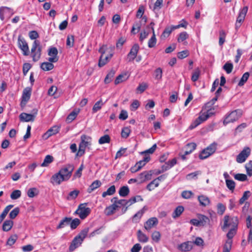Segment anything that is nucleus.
Returning <instances> with one entry per match:
<instances>
[{
    "label": "nucleus",
    "instance_id": "nucleus-16",
    "mask_svg": "<svg viewBox=\"0 0 252 252\" xmlns=\"http://www.w3.org/2000/svg\"><path fill=\"white\" fill-rule=\"evenodd\" d=\"M193 243L191 241H187L178 246V249L181 252H189L192 249Z\"/></svg>",
    "mask_w": 252,
    "mask_h": 252
},
{
    "label": "nucleus",
    "instance_id": "nucleus-44",
    "mask_svg": "<svg viewBox=\"0 0 252 252\" xmlns=\"http://www.w3.org/2000/svg\"><path fill=\"white\" fill-rule=\"evenodd\" d=\"M110 142V137L107 134H105L104 136H101L98 140V143L99 144L109 143Z\"/></svg>",
    "mask_w": 252,
    "mask_h": 252
},
{
    "label": "nucleus",
    "instance_id": "nucleus-39",
    "mask_svg": "<svg viewBox=\"0 0 252 252\" xmlns=\"http://www.w3.org/2000/svg\"><path fill=\"white\" fill-rule=\"evenodd\" d=\"M104 103L102 102V100L100 99L99 101L95 103L93 106L92 109V112L93 113H95L98 110H100Z\"/></svg>",
    "mask_w": 252,
    "mask_h": 252
},
{
    "label": "nucleus",
    "instance_id": "nucleus-31",
    "mask_svg": "<svg viewBox=\"0 0 252 252\" xmlns=\"http://www.w3.org/2000/svg\"><path fill=\"white\" fill-rule=\"evenodd\" d=\"M115 72H116L115 70H114L113 69H112L108 72V73L107 74L106 76L105 77V78L104 79V83L105 84H108L112 81V79L115 74Z\"/></svg>",
    "mask_w": 252,
    "mask_h": 252
},
{
    "label": "nucleus",
    "instance_id": "nucleus-41",
    "mask_svg": "<svg viewBox=\"0 0 252 252\" xmlns=\"http://www.w3.org/2000/svg\"><path fill=\"white\" fill-rule=\"evenodd\" d=\"M143 200V199L140 195H137L136 196L132 197L128 200V206L131 205L137 201H142Z\"/></svg>",
    "mask_w": 252,
    "mask_h": 252
},
{
    "label": "nucleus",
    "instance_id": "nucleus-2",
    "mask_svg": "<svg viewBox=\"0 0 252 252\" xmlns=\"http://www.w3.org/2000/svg\"><path fill=\"white\" fill-rule=\"evenodd\" d=\"M215 109L212 107L208 109L206 112L200 111L199 116L194 121H193L189 126V128L192 129L201 123L206 121L208 119L214 116L215 114Z\"/></svg>",
    "mask_w": 252,
    "mask_h": 252
},
{
    "label": "nucleus",
    "instance_id": "nucleus-28",
    "mask_svg": "<svg viewBox=\"0 0 252 252\" xmlns=\"http://www.w3.org/2000/svg\"><path fill=\"white\" fill-rule=\"evenodd\" d=\"M13 207V205H9L7 206L3 211H2V213L0 215V224L3 221L5 218L6 217V215H7L9 211L10 210L11 208Z\"/></svg>",
    "mask_w": 252,
    "mask_h": 252
},
{
    "label": "nucleus",
    "instance_id": "nucleus-29",
    "mask_svg": "<svg viewBox=\"0 0 252 252\" xmlns=\"http://www.w3.org/2000/svg\"><path fill=\"white\" fill-rule=\"evenodd\" d=\"M200 204L203 206H206L210 204V200L208 197L205 195H200L198 197Z\"/></svg>",
    "mask_w": 252,
    "mask_h": 252
},
{
    "label": "nucleus",
    "instance_id": "nucleus-63",
    "mask_svg": "<svg viewBox=\"0 0 252 252\" xmlns=\"http://www.w3.org/2000/svg\"><path fill=\"white\" fill-rule=\"evenodd\" d=\"M189 53L188 50H185L180 52L177 54V57L180 59H183L189 56Z\"/></svg>",
    "mask_w": 252,
    "mask_h": 252
},
{
    "label": "nucleus",
    "instance_id": "nucleus-9",
    "mask_svg": "<svg viewBox=\"0 0 252 252\" xmlns=\"http://www.w3.org/2000/svg\"><path fill=\"white\" fill-rule=\"evenodd\" d=\"M18 45L19 48L22 50L24 56H28L30 54V50L28 44L24 37L19 35L18 38Z\"/></svg>",
    "mask_w": 252,
    "mask_h": 252
},
{
    "label": "nucleus",
    "instance_id": "nucleus-10",
    "mask_svg": "<svg viewBox=\"0 0 252 252\" xmlns=\"http://www.w3.org/2000/svg\"><path fill=\"white\" fill-rule=\"evenodd\" d=\"M74 168V167L73 164H68L62 168L58 172L60 173L62 176H65V178H67L66 181H67L71 177Z\"/></svg>",
    "mask_w": 252,
    "mask_h": 252
},
{
    "label": "nucleus",
    "instance_id": "nucleus-43",
    "mask_svg": "<svg viewBox=\"0 0 252 252\" xmlns=\"http://www.w3.org/2000/svg\"><path fill=\"white\" fill-rule=\"evenodd\" d=\"M200 74V70L199 68H197L192 72L191 79L193 82H196L199 78Z\"/></svg>",
    "mask_w": 252,
    "mask_h": 252
},
{
    "label": "nucleus",
    "instance_id": "nucleus-61",
    "mask_svg": "<svg viewBox=\"0 0 252 252\" xmlns=\"http://www.w3.org/2000/svg\"><path fill=\"white\" fill-rule=\"evenodd\" d=\"M157 43L156 35H153L148 41V47L153 48L155 46Z\"/></svg>",
    "mask_w": 252,
    "mask_h": 252
},
{
    "label": "nucleus",
    "instance_id": "nucleus-4",
    "mask_svg": "<svg viewBox=\"0 0 252 252\" xmlns=\"http://www.w3.org/2000/svg\"><path fill=\"white\" fill-rule=\"evenodd\" d=\"M92 138L90 136L83 134L81 136V142L79 145V150L76 154L77 156H82L85 152L86 148L91 145Z\"/></svg>",
    "mask_w": 252,
    "mask_h": 252
},
{
    "label": "nucleus",
    "instance_id": "nucleus-35",
    "mask_svg": "<svg viewBox=\"0 0 252 252\" xmlns=\"http://www.w3.org/2000/svg\"><path fill=\"white\" fill-rule=\"evenodd\" d=\"M196 147V145L194 143H190L187 144L186 148L187 150L185 152L186 155L190 154L193 151H194Z\"/></svg>",
    "mask_w": 252,
    "mask_h": 252
},
{
    "label": "nucleus",
    "instance_id": "nucleus-24",
    "mask_svg": "<svg viewBox=\"0 0 252 252\" xmlns=\"http://www.w3.org/2000/svg\"><path fill=\"white\" fill-rule=\"evenodd\" d=\"M71 220V218L65 217L60 221L59 225L57 226V229H60L64 228L69 224Z\"/></svg>",
    "mask_w": 252,
    "mask_h": 252
},
{
    "label": "nucleus",
    "instance_id": "nucleus-8",
    "mask_svg": "<svg viewBox=\"0 0 252 252\" xmlns=\"http://www.w3.org/2000/svg\"><path fill=\"white\" fill-rule=\"evenodd\" d=\"M87 203L81 204L75 213L78 215L81 219H85L90 214L91 209L86 207Z\"/></svg>",
    "mask_w": 252,
    "mask_h": 252
},
{
    "label": "nucleus",
    "instance_id": "nucleus-11",
    "mask_svg": "<svg viewBox=\"0 0 252 252\" xmlns=\"http://www.w3.org/2000/svg\"><path fill=\"white\" fill-rule=\"evenodd\" d=\"M251 150L248 147H245L238 154L236 158V161L238 163L244 162L251 154Z\"/></svg>",
    "mask_w": 252,
    "mask_h": 252
},
{
    "label": "nucleus",
    "instance_id": "nucleus-52",
    "mask_svg": "<svg viewBox=\"0 0 252 252\" xmlns=\"http://www.w3.org/2000/svg\"><path fill=\"white\" fill-rule=\"evenodd\" d=\"M150 159V158L149 157H144L143 159L139 161L136 163V164L138 166V167H140L141 169L142 167L146 164V163L149 161Z\"/></svg>",
    "mask_w": 252,
    "mask_h": 252
},
{
    "label": "nucleus",
    "instance_id": "nucleus-13",
    "mask_svg": "<svg viewBox=\"0 0 252 252\" xmlns=\"http://www.w3.org/2000/svg\"><path fill=\"white\" fill-rule=\"evenodd\" d=\"M58 51L56 47H52L49 49L48 54L51 57L49 58L48 61L51 63H56L59 60L58 57Z\"/></svg>",
    "mask_w": 252,
    "mask_h": 252
},
{
    "label": "nucleus",
    "instance_id": "nucleus-20",
    "mask_svg": "<svg viewBox=\"0 0 252 252\" xmlns=\"http://www.w3.org/2000/svg\"><path fill=\"white\" fill-rule=\"evenodd\" d=\"M60 128V126H57L52 127L44 134L43 137L48 138L50 136L56 134L59 132Z\"/></svg>",
    "mask_w": 252,
    "mask_h": 252
},
{
    "label": "nucleus",
    "instance_id": "nucleus-30",
    "mask_svg": "<svg viewBox=\"0 0 252 252\" xmlns=\"http://www.w3.org/2000/svg\"><path fill=\"white\" fill-rule=\"evenodd\" d=\"M54 64L51 62H44L41 64L40 67L44 71H47L52 70L54 68Z\"/></svg>",
    "mask_w": 252,
    "mask_h": 252
},
{
    "label": "nucleus",
    "instance_id": "nucleus-51",
    "mask_svg": "<svg viewBox=\"0 0 252 252\" xmlns=\"http://www.w3.org/2000/svg\"><path fill=\"white\" fill-rule=\"evenodd\" d=\"M131 132L130 128L128 127H125L122 129L121 132V136L123 138H127Z\"/></svg>",
    "mask_w": 252,
    "mask_h": 252
},
{
    "label": "nucleus",
    "instance_id": "nucleus-58",
    "mask_svg": "<svg viewBox=\"0 0 252 252\" xmlns=\"http://www.w3.org/2000/svg\"><path fill=\"white\" fill-rule=\"evenodd\" d=\"M251 195V192L250 191H246L244 192L242 197L239 200V203L240 204H242L244 203V202L247 200L249 197Z\"/></svg>",
    "mask_w": 252,
    "mask_h": 252
},
{
    "label": "nucleus",
    "instance_id": "nucleus-23",
    "mask_svg": "<svg viewBox=\"0 0 252 252\" xmlns=\"http://www.w3.org/2000/svg\"><path fill=\"white\" fill-rule=\"evenodd\" d=\"M14 224V222L11 220H5L2 224V229L3 231L7 232L11 230Z\"/></svg>",
    "mask_w": 252,
    "mask_h": 252
},
{
    "label": "nucleus",
    "instance_id": "nucleus-45",
    "mask_svg": "<svg viewBox=\"0 0 252 252\" xmlns=\"http://www.w3.org/2000/svg\"><path fill=\"white\" fill-rule=\"evenodd\" d=\"M160 238L161 234L159 231H155L153 232L152 234V239L154 242L158 243L160 241Z\"/></svg>",
    "mask_w": 252,
    "mask_h": 252
},
{
    "label": "nucleus",
    "instance_id": "nucleus-14",
    "mask_svg": "<svg viewBox=\"0 0 252 252\" xmlns=\"http://www.w3.org/2000/svg\"><path fill=\"white\" fill-rule=\"evenodd\" d=\"M32 89L29 87H27L24 89L22 95L21 105L25 106L31 97Z\"/></svg>",
    "mask_w": 252,
    "mask_h": 252
},
{
    "label": "nucleus",
    "instance_id": "nucleus-47",
    "mask_svg": "<svg viewBox=\"0 0 252 252\" xmlns=\"http://www.w3.org/2000/svg\"><path fill=\"white\" fill-rule=\"evenodd\" d=\"M233 65L232 63L227 62L223 66V69L226 71L227 74L230 73L233 69Z\"/></svg>",
    "mask_w": 252,
    "mask_h": 252
},
{
    "label": "nucleus",
    "instance_id": "nucleus-19",
    "mask_svg": "<svg viewBox=\"0 0 252 252\" xmlns=\"http://www.w3.org/2000/svg\"><path fill=\"white\" fill-rule=\"evenodd\" d=\"M177 160L176 158H173L172 159L169 160L167 162H166L164 165H163L161 167L162 171H159L158 173H160L165 171H166L171 167H172L174 165L176 164Z\"/></svg>",
    "mask_w": 252,
    "mask_h": 252
},
{
    "label": "nucleus",
    "instance_id": "nucleus-34",
    "mask_svg": "<svg viewBox=\"0 0 252 252\" xmlns=\"http://www.w3.org/2000/svg\"><path fill=\"white\" fill-rule=\"evenodd\" d=\"M116 192V188L114 185L111 186L106 191H104L102 194L103 197H105L107 195H112Z\"/></svg>",
    "mask_w": 252,
    "mask_h": 252
},
{
    "label": "nucleus",
    "instance_id": "nucleus-6",
    "mask_svg": "<svg viewBox=\"0 0 252 252\" xmlns=\"http://www.w3.org/2000/svg\"><path fill=\"white\" fill-rule=\"evenodd\" d=\"M107 51V45H103L99 49L98 52L101 53V56L100 57L99 62H98V66L99 67H102L105 65L109 61V60L111 58H110V54L109 56H105L104 57V54Z\"/></svg>",
    "mask_w": 252,
    "mask_h": 252
},
{
    "label": "nucleus",
    "instance_id": "nucleus-50",
    "mask_svg": "<svg viewBox=\"0 0 252 252\" xmlns=\"http://www.w3.org/2000/svg\"><path fill=\"white\" fill-rule=\"evenodd\" d=\"M79 193V191L78 190H74L72 191H70L67 197V200H72L75 199Z\"/></svg>",
    "mask_w": 252,
    "mask_h": 252
},
{
    "label": "nucleus",
    "instance_id": "nucleus-56",
    "mask_svg": "<svg viewBox=\"0 0 252 252\" xmlns=\"http://www.w3.org/2000/svg\"><path fill=\"white\" fill-rule=\"evenodd\" d=\"M225 182L226 186L228 189H229L230 190L233 191L235 187V183L234 181L232 180L226 179Z\"/></svg>",
    "mask_w": 252,
    "mask_h": 252
},
{
    "label": "nucleus",
    "instance_id": "nucleus-38",
    "mask_svg": "<svg viewBox=\"0 0 252 252\" xmlns=\"http://www.w3.org/2000/svg\"><path fill=\"white\" fill-rule=\"evenodd\" d=\"M129 193V189L127 186H123L119 191V195L122 197L127 196Z\"/></svg>",
    "mask_w": 252,
    "mask_h": 252
},
{
    "label": "nucleus",
    "instance_id": "nucleus-21",
    "mask_svg": "<svg viewBox=\"0 0 252 252\" xmlns=\"http://www.w3.org/2000/svg\"><path fill=\"white\" fill-rule=\"evenodd\" d=\"M119 207L117 204H112L107 207L104 210V214L107 216H110L115 213L116 210Z\"/></svg>",
    "mask_w": 252,
    "mask_h": 252
},
{
    "label": "nucleus",
    "instance_id": "nucleus-22",
    "mask_svg": "<svg viewBox=\"0 0 252 252\" xmlns=\"http://www.w3.org/2000/svg\"><path fill=\"white\" fill-rule=\"evenodd\" d=\"M101 185L102 183L100 182V181L98 180H95L89 187V188L87 189V192L89 193H91L95 189L100 187L101 186Z\"/></svg>",
    "mask_w": 252,
    "mask_h": 252
},
{
    "label": "nucleus",
    "instance_id": "nucleus-57",
    "mask_svg": "<svg viewBox=\"0 0 252 252\" xmlns=\"http://www.w3.org/2000/svg\"><path fill=\"white\" fill-rule=\"evenodd\" d=\"M126 148H121L116 153V156H115V159H117L118 158H120L122 156H126L127 154H125Z\"/></svg>",
    "mask_w": 252,
    "mask_h": 252
},
{
    "label": "nucleus",
    "instance_id": "nucleus-1",
    "mask_svg": "<svg viewBox=\"0 0 252 252\" xmlns=\"http://www.w3.org/2000/svg\"><path fill=\"white\" fill-rule=\"evenodd\" d=\"M239 220L237 217L225 215L223 218V224L221 229L225 232L229 230L226 234L227 238H233L237 233Z\"/></svg>",
    "mask_w": 252,
    "mask_h": 252
},
{
    "label": "nucleus",
    "instance_id": "nucleus-55",
    "mask_svg": "<svg viewBox=\"0 0 252 252\" xmlns=\"http://www.w3.org/2000/svg\"><path fill=\"white\" fill-rule=\"evenodd\" d=\"M80 223V220L79 219L76 218L74 220L70 221V223H69L70 228L71 229H74L77 228V227L79 225Z\"/></svg>",
    "mask_w": 252,
    "mask_h": 252
},
{
    "label": "nucleus",
    "instance_id": "nucleus-5",
    "mask_svg": "<svg viewBox=\"0 0 252 252\" xmlns=\"http://www.w3.org/2000/svg\"><path fill=\"white\" fill-rule=\"evenodd\" d=\"M31 54L33 62H36L40 59L41 55V46L39 41H34L31 49Z\"/></svg>",
    "mask_w": 252,
    "mask_h": 252
},
{
    "label": "nucleus",
    "instance_id": "nucleus-59",
    "mask_svg": "<svg viewBox=\"0 0 252 252\" xmlns=\"http://www.w3.org/2000/svg\"><path fill=\"white\" fill-rule=\"evenodd\" d=\"M78 111L76 112V111H73L71 112L67 117L66 121H67L68 123L72 122L73 120H74L76 118V117L78 114Z\"/></svg>",
    "mask_w": 252,
    "mask_h": 252
},
{
    "label": "nucleus",
    "instance_id": "nucleus-60",
    "mask_svg": "<svg viewBox=\"0 0 252 252\" xmlns=\"http://www.w3.org/2000/svg\"><path fill=\"white\" fill-rule=\"evenodd\" d=\"M163 0H157L153 7V10L156 11H158L162 7L163 4Z\"/></svg>",
    "mask_w": 252,
    "mask_h": 252
},
{
    "label": "nucleus",
    "instance_id": "nucleus-40",
    "mask_svg": "<svg viewBox=\"0 0 252 252\" xmlns=\"http://www.w3.org/2000/svg\"><path fill=\"white\" fill-rule=\"evenodd\" d=\"M250 76V74L249 72H245L241 77L239 82L238 83V86H242L244 85V84L247 81Z\"/></svg>",
    "mask_w": 252,
    "mask_h": 252
},
{
    "label": "nucleus",
    "instance_id": "nucleus-7",
    "mask_svg": "<svg viewBox=\"0 0 252 252\" xmlns=\"http://www.w3.org/2000/svg\"><path fill=\"white\" fill-rule=\"evenodd\" d=\"M37 109H33L32 110V114H28L24 112L22 113L19 115L20 120L23 122H33L37 114Z\"/></svg>",
    "mask_w": 252,
    "mask_h": 252
},
{
    "label": "nucleus",
    "instance_id": "nucleus-49",
    "mask_svg": "<svg viewBox=\"0 0 252 252\" xmlns=\"http://www.w3.org/2000/svg\"><path fill=\"white\" fill-rule=\"evenodd\" d=\"M21 196V191L20 190H14L10 194V198L12 200H16L20 198Z\"/></svg>",
    "mask_w": 252,
    "mask_h": 252
},
{
    "label": "nucleus",
    "instance_id": "nucleus-46",
    "mask_svg": "<svg viewBox=\"0 0 252 252\" xmlns=\"http://www.w3.org/2000/svg\"><path fill=\"white\" fill-rule=\"evenodd\" d=\"M17 239H18V236L17 235L15 234V235H11L8 239V240L6 242V245L10 246H12L13 245H14L15 244V243L16 242Z\"/></svg>",
    "mask_w": 252,
    "mask_h": 252
},
{
    "label": "nucleus",
    "instance_id": "nucleus-48",
    "mask_svg": "<svg viewBox=\"0 0 252 252\" xmlns=\"http://www.w3.org/2000/svg\"><path fill=\"white\" fill-rule=\"evenodd\" d=\"M89 232V228H85L83 230H82L80 233L76 236L79 239H82V241H83L84 239L86 238L87 235V234Z\"/></svg>",
    "mask_w": 252,
    "mask_h": 252
},
{
    "label": "nucleus",
    "instance_id": "nucleus-36",
    "mask_svg": "<svg viewBox=\"0 0 252 252\" xmlns=\"http://www.w3.org/2000/svg\"><path fill=\"white\" fill-rule=\"evenodd\" d=\"M53 161V157L50 155H47L45 157V158L43 160V162L41 164V166L47 167L49 165L50 163L52 162Z\"/></svg>",
    "mask_w": 252,
    "mask_h": 252
},
{
    "label": "nucleus",
    "instance_id": "nucleus-12",
    "mask_svg": "<svg viewBox=\"0 0 252 252\" xmlns=\"http://www.w3.org/2000/svg\"><path fill=\"white\" fill-rule=\"evenodd\" d=\"M65 176H62L57 172L53 175L50 179V183L53 185H60L63 181H66Z\"/></svg>",
    "mask_w": 252,
    "mask_h": 252
},
{
    "label": "nucleus",
    "instance_id": "nucleus-37",
    "mask_svg": "<svg viewBox=\"0 0 252 252\" xmlns=\"http://www.w3.org/2000/svg\"><path fill=\"white\" fill-rule=\"evenodd\" d=\"M217 143L216 142H213L209 146H208L206 148H205V150L208 152L209 154H210V155H212L215 152L217 149Z\"/></svg>",
    "mask_w": 252,
    "mask_h": 252
},
{
    "label": "nucleus",
    "instance_id": "nucleus-53",
    "mask_svg": "<svg viewBox=\"0 0 252 252\" xmlns=\"http://www.w3.org/2000/svg\"><path fill=\"white\" fill-rule=\"evenodd\" d=\"M189 38V34L186 32H181L178 37L177 40L179 42H181Z\"/></svg>",
    "mask_w": 252,
    "mask_h": 252
},
{
    "label": "nucleus",
    "instance_id": "nucleus-18",
    "mask_svg": "<svg viewBox=\"0 0 252 252\" xmlns=\"http://www.w3.org/2000/svg\"><path fill=\"white\" fill-rule=\"evenodd\" d=\"M83 242L82 239H79L76 236L73 239L70 245L69 246V249L70 252H73L77 248L79 247Z\"/></svg>",
    "mask_w": 252,
    "mask_h": 252
},
{
    "label": "nucleus",
    "instance_id": "nucleus-33",
    "mask_svg": "<svg viewBox=\"0 0 252 252\" xmlns=\"http://www.w3.org/2000/svg\"><path fill=\"white\" fill-rule=\"evenodd\" d=\"M128 79V77L126 76V74H121L118 75L115 80V84L118 85L124 81H126Z\"/></svg>",
    "mask_w": 252,
    "mask_h": 252
},
{
    "label": "nucleus",
    "instance_id": "nucleus-15",
    "mask_svg": "<svg viewBox=\"0 0 252 252\" xmlns=\"http://www.w3.org/2000/svg\"><path fill=\"white\" fill-rule=\"evenodd\" d=\"M139 49V46L138 44H135L133 45L127 55L128 62H131L134 60L137 56Z\"/></svg>",
    "mask_w": 252,
    "mask_h": 252
},
{
    "label": "nucleus",
    "instance_id": "nucleus-26",
    "mask_svg": "<svg viewBox=\"0 0 252 252\" xmlns=\"http://www.w3.org/2000/svg\"><path fill=\"white\" fill-rule=\"evenodd\" d=\"M232 238H228L223 246L222 252H230L232 245Z\"/></svg>",
    "mask_w": 252,
    "mask_h": 252
},
{
    "label": "nucleus",
    "instance_id": "nucleus-64",
    "mask_svg": "<svg viewBox=\"0 0 252 252\" xmlns=\"http://www.w3.org/2000/svg\"><path fill=\"white\" fill-rule=\"evenodd\" d=\"M252 161H250L248 163L246 164L245 167L248 175L250 176H252Z\"/></svg>",
    "mask_w": 252,
    "mask_h": 252
},
{
    "label": "nucleus",
    "instance_id": "nucleus-25",
    "mask_svg": "<svg viewBox=\"0 0 252 252\" xmlns=\"http://www.w3.org/2000/svg\"><path fill=\"white\" fill-rule=\"evenodd\" d=\"M174 30H175V28H174V26H172V27H166L164 29V30L163 31V32L161 35V39H164L168 37L171 34L172 32Z\"/></svg>",
    "mask_w": 252,
    "mask_h": 252
},
{
    "label": "nucleus",
    "instance_id": "nucleus-32",
    "mask_svg": "<svg viewBox=\"0 0 252 252\" xmlns=\"http://www.w3.org/2000/svg\"><path fill=\"white\" fill-rule=\"evenodd\" d=\"M184 210V208L182 206H178L174 211L172 214V217L173 218L179 217L183 212Z\"/></svg>",
    "mask_w": 252,
    "mask_h": 252
},
{
    "label": "nucleus",
    "instance_id": "nucleus-54",
    "mask_svg": "<svg viewBox=\"0 0 252 252\" xmlns=\"http://www.w3.org/2000/svg\"><path fill=\"white\" fill-rule=\"evenodd\" d=\"M155 78L158 80L161 79L162 76V70L160 67L157 68L154 72Z\"/></svg>",
    "mask_w": 252,
    "mask_h": 252
},
{
    "label": "nucleus",
    "instance_id": "nucleus-17",
    "mask_svg": "<svg viewBox=\"0 0 252 252\" xmlns=\"http://www.w3.org/2000/svg\"><path fill=\"white\" fill-rule=\"evenodd\" d=\"M158 223V219L155 218H151L149 219L145 223L144 228L148 231L150 230L154 226L157 225Z\"/></svg>",
    "mask_w": 252,
    "mask_h": 252
},
{
    "label": "nucleus",
    "instance_id": "nucleus-42",
    "mask_svg": "<svg viewBox=\"0 0 252 252\" xmlns=\"http://www.w3.org/2000/svg\"><path fill=\"white\" fill-rule=\"evenodd\" d=\"M20 212V209L19 207H16L12 210L9 214V217L10 220L14 219Z\"/></svg>",
    "mask_w": 252,
    "mask_h": 252
},
{
    "label": "nucleus",
    "instance_id": "nucleus-3",
    "mask_svg": "<svg viewBox=\"0 0 252 252\" xmlns=\"http://www.w3.org/2000/svg\"><path fill=\"white\" fill-rule=\"evenodd\" d=\"M242 115V111L240 109H237L227 114L223 121L224 126H226L230 123H234L239 120Z\"/></svg>",
    "mask_w": 252,
    "mask_h": 252
},
{
    "label": "nucleus",
    "instance_id": "nucleus-62",
    "mask_svg": "<svg viewBox=\"0 0 252 252\" xmlns=\"http://www.w3.org/2000/svg\"><path fill=\"white\" fill-rule=\"evenodd\" d=\"M234 178L237 180L243 182L247 180V176L244 174L238 173L234 175Z\"/></svg>",
    "mask_w": 252,
    "mask_h": 252
},
{
    "label": "nucleus",
    "instance_id": "nucleus-27",
    "mask_svg": "<svg viewBox=\"0 0 252 252\" xmlns=\"http://www.w3.org/2000/svg\"><path fill=\"white\" fill-rule=\"evenodd\" d=\"M137 239L141 243H146L149 240L148 237L140 230H138L137 231Z\"/></svg>",
    "mask_w": 252,
    "mask_h": 252
}]
</instances>
